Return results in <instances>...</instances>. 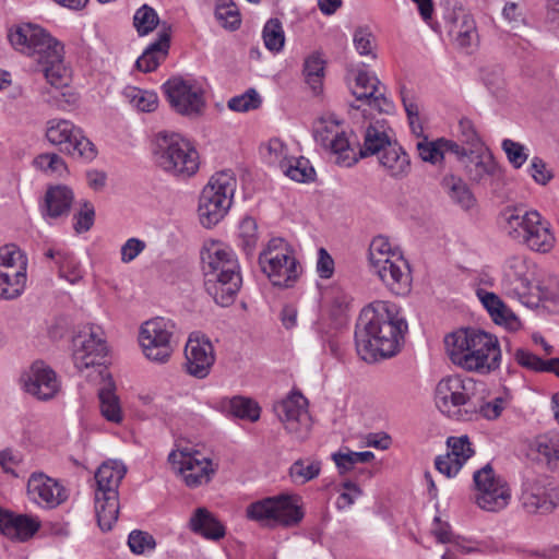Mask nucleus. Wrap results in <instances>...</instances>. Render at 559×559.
Here are the masks:
<instances>
[{"label":"nucleus","instance_id":"1","mask_svg":"<svg viewBox=\"0 0 559 559\" xmlns=\"http://www.w3.org/2000/svg\"><path fill=\"white\" fill-rule=\"evenodd\" d=\"M408 325L394 304L377 300L366 306L358 318L355 343L362 360L394 356L404 341Z\"/></svg>","mask_w":559,"mask_h":559},{"label":"nucleus","instance_id":"2","mask_svg":"<svg viewBox=\"0 0 559 559\" xmlns=\"http://www.w3.org/2000/svg\"><path fill=\"white\" fill-rule=\"evenodd\" d=\"M450 360L469 372L488 374L500 367L498 338L478 329H460L444 337Z\"/></svg>","mask_w":559,"mask_h":559},{"label":"nucleus","instance_id":"3","mask_svg":"<svg viewBox=\"0 0 559 559\" xmlns=\"http://www.w3.org/2000/svg\"><path fill=\"white\" fill-rule=\"evenodd\" d=\"M504 230L514 240L537 252H549L555 245V236L548 222L537 211L507 207L501 213Z\"/></svg>","mask_w":559,"mask_h":559},{"label":"nucleus","instance_id":"4","mask_svg":"<svg viewBox=\"0 0 559 559\" xmlns=\"http://www.w3.org/2000/svg\"><path fill=\"white\" fill-rule=\"evenodd\" d=\"M126 473V466L118 461L104 462L95 473V513L103 532L110 531L118 520V488Z\"/></svg>","mask_w":559,"mask_h":559},{"label":"nucleus","instance_id":"5","mask_svg":"<svg viewBox=\"0 0 559 559\" xmlns=\"http://www.w3.org/2000/svg\"><path fill=\"white\" fill-rule=\"evenodd\" d=\"M153 156L159 168L176 177H191L199 169L198 152L178 133L159 132Z\"/></svg>","mask_w":559,"mask_h":559},{"label":"nucleus","instance_id":"6","mask_svg":"<svg viewBox=\"0 0 559 559\" xmlns=\"http://www.w3.org/2000/svg\"><path fill=\"white\" fill-rule=\"evenodd\" d=\"M237 179L230 169L215 173L203 188L199 199V217L204 227L221 222L231 206Z\"/></svg>","mask_w":559,"mask_h":559},{"label":"nucleus","instance_id":"7","mask_svg":"<svg viewBox=\"0 0 559 559\" xmlns=\"http://www.w3.org/2000/svg\"><path fill=\"white\" fill-rule=\"evenodd\" d=\"M476 382L472 378L450 376L441 379L435 390V403L442 413L456 420L475 418Z\"/></svg>","mask_w":559,"mask_h":559},{"label":"nucleus","instance_id":"8","mask_svg":"<svg viewBox=\"0 0 559 559\" xmlns=\"http://www.w3.org/2000/svg\"><path fill=\"white\" fill-rule=\"evenodd\" d=\"M247 518L264 527H294L304 519L305 513L296 495H278L254 501L247 507Z\"/></svg>","mask_w":559,"mask_h":559},{"label":"nucleus","instance_id":"9","mask_svg":"<svg viewBox=\"0 0 559 559\" xmlns=\"http://www.w3.org/2000/svg\"><path fill=\"white\" fill-rule=\"evenodd\" d=\"M501 287L508 296L530 307L538 306L540 301L550 298L546 289L532 284L530 266L524 255H511L506 260Z\"/></svg>","mask_w":559,"mask_h":559},{"label":"nucleus","instance_id":"10","mask_svg":"<svg viewBox=\"0 0 559 559\" xmlns=\"http://www.w3.org/2000/svg\"><path fill=\"white\" fill-rule=\"evenodd\" d=\"M175 325L160 317L145 321L140 329L139 342L144 356L155 362H166L174 352Z\"/></svg>","mask_w":559,"mask_h":559},{"label":"nucleus","instance_id":"11","mask_svg":"<svg viewBox=\"0 0 559 559\" xmlns=\"http://www.w3.org/2000/svg\"><path fill=\"white\" fill-rule=\"evenodd\" d=\"M46 130L47 140L59 146L62 153L76 155L86 160L96 157L95 145L71 121L64 119H51Z\"/></svg>","mask_w":559,"mask_h":559},{"label":"nucleus","instance_id":"12","mask_svg":"<svg viewBox=\"0 0 559 559\" xmlns=\"http://www.w3.org/2000/svg\"><path fill=\"white\" fill-rule=\"evenodd\" d=\"M473 479L477 490L475 501L479 508L497 512L508 506L511 497L508 484L496 475L490 464L476 471Z\"/></svg>","mask_w":559,"mask_h":559},{"label":"nucleus","instance_id":"13","mask_svg":"<svg viewBox=\"0 0 559 559\" xmlns=\"http://www.w3.org/2000/svg\"><path fill=\"white\" fill-rule=\"evenodd\" d=\"M308 401L301 393H292L274 405V412L285 430L296 440L305 441L311 430Z\"/></svg>","mask_w":559,"mask_h":559},{"label":"nucleus","instance_id":"14","mask_svg":"<svg viewBox=\"0 0 559 559\" xmlns=\"http://www.w3.org/2000/svg\"><path fill=\"white\" fill-rule=\"evenodd\" d=\"M163 90L170 107L179 115L195 118L202 115L205 102L203 91L194 82L182 78H171Z\"/></svg>","mask_w":559,"mask_h":559},{"label":"nucleus","instance_id":"15","mask_svg":"<svg viewBox=\"0 0 559 559\" xmlns=\"http://www.w3.org/2000/svg\"><path fill=\"white\" fill-rule=\"evenodd\" d=\"M168 462L181 475L185 484L195 488L207 484L216 472L211 459L203 456L199 451H171Z\"/></svg>","mask_w":559,"mask_h":559},{"label":"nucleus","instance_id":"16","mask_svg":"<svg viewBox=\"0 0 559 559\" xmlns=\"http://www.w3.org/2000/svg\"><path fill=\"white\" fill-rule=\"evenodd\" d=\"M99 329L93 326L81 331L72 340L73 343V361L79 370L90 367L106 368V357L108 348L105 340L99 334Z\"/></svg>","mask_w":559,"mask_h":559},{"label":"nucleus","instance_id":"17","mask_svg":"<svg viewBox=\"0 0 559 559\" xmlns=\"http://www.w3.org/2000/svg\"><path fill=\"white\" fill-rule=\"evenodd\" d=\"M8 38L16 50L36 56V60L60 43L43 27L32 23H22L11 28Z\"/></svg>","mask_w":559,"mask_h":559},{"label":"nucleus","instance_id":"18","mask_svg":"<svg viewBox=\"0 0 559 559\" xmlns=\"http://www.w3.org/2000/svg\"><path fill=\"white\" fill-rule=\"evenodd\" d=\"M370 267L392 294L404 296L411 290V270L402 254L378 260Z\"/></svg>","mask_w":559,"mask_h":559},{"label":"nucleus","instance_id":"19","mask_svg":"<svg viewBox=\"0 0 559 559\" xmlns=\"http://www.w3.org/2000/svg\"><path fill=\"white\" fill-rule=\"evenodd\" d=\"M185 354L187 372L197 379L206 378L215 362L214 347L210 338L200 333H192L188 338Z\"/></svg>","mask_w":559,"mask_h":559},{"label":"nucleus","instance_id":"20","mask_svg":"<svg viewBox=\"0 0 559 559\" xmlns=\"http://www.w3.org/2000/svg\"><path fill=\"white\" fill-rule=\"evenodd\" d=\"M262 272L274 286L290 287L300 274V265L289 252H276V255H259Z\"/></svg>","mask_w":559,"mask_h":559},{"label":"nucleus","instance_id":"21","mask_svg":"<svg viewBox=\"0 0 559 559\" xmlns=\"http://www.w3.org/2000/svg\"><path fill=\"white\" fill-rule=\"evenodd\" d=\"M201 264L204 277L240 274V265L233 250L218 242L202 249Z\"/></svg>","mask_w":559,"mask_h":559},{"label":"nucleus","instance_id":"22","mask_svg":"<svg viewBox=\"0 0 559 559\" xmlns=\"http://www.w3.org/2000/svg\"><path fill=\"white\" fill-rule=\"evenodd\" d=\"M22 381L27 393L43 401L52 399L60 389L56 372L39 360L33 362Z\"/></svg>","mask_w":559,"mask_h":559},{"label":"nucleus","instance_id":"23","mask_svg":"<svg viewBox=\"0 0 559 559\" xmlns=\"http://www.w3.org/2000/svg\"><path fill=\"white\" fill-rule=\"evenodd\" d=\"M523 508L532 514H547L559 506V488L527 480L522 496Z\"/></svg>","mask_w":559,"mask_h":559},{"label":"nucleus","instance_id":"24","mask_svg":"<svg viewBox=\"0 0 559 559\" xmlns=\"http://www.w3.org/2000/svg\"><path fill=\"white\" fill-rule=\"evenodd\" d=\"M242 285L241 274L204 277V288L215 304L228 307L234 304Z\"/></svg>","mask_w":559,"mask_h":559},{"label":"nucleus","instance_id":"25","mask_svg":"<svg viewBox=\"0 0 559 559\" xmlns=\"http://www.w3.org/2000/svg\"><path fill=\"white\" fill-rule=\"evenodd\" d=\"M40 528V522L27 514H15L0 509V532L10 539L26 542Z\"/></svg>","mask_w":559,"mask_h":559},{"label":"nucleus","instance_id":"26","mask_svg":"<svg viewBox=\"0 0 559 559\" xmlns=\"http://www.w3.org/2000/svg\"><path fill=\"white\" fill-rule=\"evenodd\" d=\"M171 27L163 23L158 32V38L150 44L143 53L138 58L135 67L139 71L147 73L156 70V68L168 56L170 46Z\"/></svg>","mask_w":559,"mask_h":559},{"label":"nucleus","instance_id":"27","mask_svg":"<svg viewBox=\"0 0 559 559\" xmlns=\"http://www.w3.org/2000/svg\"><path fill=\"white\" fill-rule=\"evenodd\" d=\"M74 195L67 186L58 185L49 187L45 193L44 203L40 206L44 218L57 219L70 214Z\"/></svg>","mask_w":559,"mask_h":559},{"label":"nucleus","instance_id":"28","mask_svg":"<svg viewBox=\"0 0 559 559\" xmlns=\"http://www.w3.org/2000/svg\"><path fill=\"white\" fill-rule=\"evenodd\" d=\"M50 88L68 87L69 75L63 64V46L59 43L37 60Z\"/></svg>","mask_w":559,"mask_h":559},{"label":"nucleus","instance_id":"29","mask_svg":"<svg viewBox=\"0 0 559 559\" xmlns=\"http://www.w3.org/2000/svg\"><path fill=\"white\" fill-rule=\"evenodd\" d=\"M27 491L35 501L55 507L63 500V488L44 473H33L27 481Z\"/></svg>","mask_w":559,"mask_h":559},{"label":"nucleus","instance_id":"30","mask_svg":"<svg viewBox=\"0 0 559 559\" xmlns=\"http://www.w3.org/2000/svg\"><path fill=\"white\" fill-rule=\"evenodd\" d=\"M464 167L468 179L476 183L495 177L499 171L498 164L486 146L472 153L464 162Z\"/></svg>","mask_w":559,"mask_h":559},{"label":"nucleus","instance_id":"31","mask_svg":"<svg viewBox=\"0 0 559 559\" xmlns=\"http://www.w3.org/2000/svg\"><path fill=\"white\" fill-rule=\"evenodd\" d=\"M448 27L449 35L460 47H469L477 39L475 20L463 9L453 10Z\"/></svg>","mask_w":559,"mask_h":559},{"label":"nucleus","instance_id":"32","mask_svg":"<svg viewBox=\"0 0 559 559\" xmlns=\"http://www.w3.org/2000/svg\"><path fill=\"white\" fill-rule=\"evenodd\" d=\"M103 385L98 389V397L100 403L102 415L109 421L120 423L122 420V412L119 397L116 395V385L111 374L107 368L99 371Z\"/></svg>","mask_w":559,"mask_h":559},{"label":"nucleus","instance_id":"33","mask_svg":"<svg viewBox=\"0 0 559 559\" xmlns=\"http://www.w3.org/2000/svg\"><path fill=\"white\" fill-rule=\"evenodd\" d=\"M380 165L394 179H403L411 173V158L397 145H389L379 156Z\"/></svg>","mask_w":559,"mask_h":559},{"label":"nucleus","instance_id":"34","mask_svg":"<svg viewBox=\"0 0 559 559\" xmlns=\"http://www.w3.org/2000/svg\"><path fill=\"white\" fill-rule=\"evenodd\" d=\"M190 530L207 539L217 540L225 536L224 525L205 508H198L189 521Z\"/></svg>","mask_w":559,"mask_h":559},{"label":"nucleus","instance_id":"35","mask_svg":"<svg viewBox=\"0 0 559 559\" xmlns=\"http://www.w3.org/2000/svg\"><path fill=\"white\" fill-rule=\"evenodd\" d=\"M26 283V267L0 269V298L13 299L19 297Z\"/></svg>","mask_w":559,"mask_h":559},{"label":"nucleus","instance_id":"36","mask_svg":"<svg viewBox=\"0 0 559 559\" xmlns=\"http://www.w3.org/2000/svg\"><path fill=\"white\" fill-rule=\"evenodd\" d=\"M442 186L447 189L450 198L464 210H468L474 205L475 198L461 178L453 175L445 176L442 180Z\"/></svg>","mask_w":559,"mask_h":559},{"label":"nucleus","instance_id":"37","mask_svg":"<svg viewBox=\"0 0 559 559\" xmlns=\"http://www.w3.org/2000/svg\"><path fill=\"white\" fill-rule=\"evenodd\" d=\"M538 459L551 472H559V437L540 436L536 440Z\"/></svg>","mask_w":559,"mask_h":559},{"label":"nucleus","instance_id":"38","mask_svg":"<svg viewBox=\"0 0 559 559\" xmlns=\"http://www.w3.org/2000/svg\"><path fill=\"white\" fill-rule=\"evenodd\" d=\"M389 145H392L388 134L378 127L370 124L365 131L364 147L360 148V156L367 157L381 154Z\"/></svg>","mask_w":559,"mask_h":559},{"label":"nucleus","instance_id":"39","mask_svg":"<svg viewBox=\"0 0 559 559\" xmlns=\"http://www.w3.org/2000/svg\"><path fill=\"white\" fill-rule=\"evenodd\" d=\"M324 60L317 53L306 58L304 63V75L306 83L311 87L314 94L322 90V80L324 76Z\"/></svg>","mask_w":559,"mask_h":559},{"label":"nucleus","instance_id":"40","mask_svg":"<svg viewBox=\"0 0 559 559\" xmlns=\"http://www.w3.org/2000/svg\"><path fill=\"white\" fill-rule=\"evenodd\" d=\"M321 462L308 459H298L289 467V476L293 483L304 485L320 475Z\"/></svg>","mask_w":559,"mask_h":559},{"label":"nucleus","instance_id":"41","mask_svg":"<svg viewBox=\"0 0 559 559\" xmlns=\"http://www.w3.org/2000/svg\"><path fill=\"white\" fill-rule=\"evenodd\" d=\"M283 173L297 182H307L313 179L316 171L309 166V160L300 157L289 160H281Z\"/></svg>","mask_w":559,"mask_h":559},{"label":"nucleus","instance_id":"42","mask_svg":"<svg viewBox=\"0 0 559 559\" xmlns=\"http://www.w3.org/2000/svg\"><path fill=\"white\" fill-rule=\"evenodd\" d=\"M41 96L45 103L59 110H69L78 102V95L68 87L47 88Z\"/></svg>","mask_w":559,"mask_h":559},{"label":"nucleus","instance_id":"43","mask_svg":"<svg viewBox=\"0 0 559 559\" xmlns=\"http://www.w3.org/2000/svg\"><path fill=\"white\" fill-rule=\"evenodd\" d=\"M350 75L355 82V84L350 86L352 93L357 100L365 104L370 97H359V94H362L364 92L368 94V92L372 91V87L378 90L381 86L379 79L366 70L353 71L350 72Z\"/></svg>","mask_w":559,"mask_h":559},{"label":"nucleus","instance_id":"44","mask_svg":"<svg viewBox=\"0 0 559 559\" xmlns=\"http://www.w3.org/2000/svg\"><path fill=\"white\" fill-rule=\"evenodd\" d=\"M260 406L243 396H234L229 401V412L238 418L257 421L260 418Z\"/></svg>","mask_w":559,"mask_h":559},{"label":"nucleus","instance_id":"45","mask_svg":"<svg viewBox=\"0 0 559 559\" xmlns=\"http://www.w3.org/2000/svg\"><path fill=\"white\" fill-rule=\"evenodd\" d=\"M263 40L265 47L278 52L283 49L285 44V35L282 23L278 19H270L263 27Z\"/></svg>","mask_w":559,"mask_h":559},{"label":"nucleus","instance_id":"46","mask_svg":"<svg viewBox=\"0 0 559 559\" xmlns=\"http://www.w3.org/2000/svg\"><path fill=\"white\" fill-rule=\"evenodd\" d=\"M158 24L159 19L156 11L147 4L138 9L133 16V25L140 36H144L153 32Z\"/></svg>","mask_w":559,"mask_h":559},{"label":"nucleus","instance_id":"47","mask_svg":"<svg viewBox=\"0 0 559 559\" xmlns=\"http://www.w3.org/2000/svg\"><path fill=\"white\" fill-rule=\"evenodd\" d=\"M459 140L468 148L469 153L485 147L472 121L467 118H463L459 122Z\"/></svg>","mask_w":559,"mask_h":559},{"label":"nucleus","instance_id":"48","mask_svg":"<svg viewBox=\"0 0 559 559\" xmlns=\"http://www.w3.org/2000/svg\"><path fill=\"white\" fill-rule=\"evenodd\" d=\"M59 275L71 284L78 283L82 280V270L71 253H60L57 261Z\"/></svg>","mask_w":559,"mask_h":559},{"label":"nucleus","instance_id":"49","mask_svg":"<svg viewBox=\"0 0 559 559\" xmlns=\"http://www.w3.org/2000/svg\"><path fill=\"white\" fill-rule=\"evenodd\" d=\"M261 98L254 88H249L242 95L231 97L228 100V108L237 112H246L259 108Z\"/></svg>","mask_w":559,"mask_h":559},{"label":"nucleus","instance_id":"50","mask_svg":"<svg viewBox=\"0 0 559 559\" xmlns=\"http://www.w3.org/2000/svg\"><path fill=\"white\" fill-rule=\"evenodd\" d=\"M128 545L133 554L142 555L152 551L156 547V540L152 534L141 530H133L128 537Z\"/></svg>","mask_w":559,"mask_h":559},{"label":"nucleus","instance_id":"51","mask_svg":"<svg viewBox=\"0 0 559 559\" xmlns=\"http://www.w3.org/2000/svg\"><path fill=\"white\" fill-rule=\"evenodd\" d=\"M258 225L254 218L252 217H245L239 225V238H240V246L242 249L247 252V254H250L252 250L255 248L258 242Z\"/></svg>","mask_w":559,"mask_h":559},{"label":"nucleus","instance_id":"52","mask_svg":"<svg viewBox=\"0 0 559 559\" xmlns=\"http://www.w3.org/2000/svg\"><path fill=\"white\" fill-rule=\"evenodd\" d=\"M26 266V257L15 245H7L0 249V269H22Z\"/></svg>","mask_w":559,"mask_h":559},{"label":"nucleus","instance_id":"53","mask_svg":"<svg viewBox=\"0 0 559 559\" xmlns=\"http://www.w3.org/2000/svg\"><path fill=\"white\" fill-rule=\"evenodd\" d=\"M33 165L46 174L61 175L67 170L64 160L55 153H44L35 157Z\"/></svg>","mask_w":559,"mask_h":559},{"label":"nucleus","instance_id":"54","mask_svg":"<svg viewBox=\"0 0 559 559\" xmlns=\"http://www.w3.org/2000/svg\"><path fill=\"white\" fill-rule=\"evenodd\" d=\"M475 403V418L479 416L486 419H496L500 416L503 409V400L501 397L495 399L492 402H485L481 396L474 395Z\"/></svg>","mask_w":559,"mask_h":559},{"label":"nucleus","instance_id":"55","mask_svg":"<svg viewBox=\"0 0 559 559\" xmlns=\"http://www.w3.org/2000/svg\"><path fill=\"white\" fill-rule=\"evenodd\" d=\"M332 153L336 154L338 157L337 163L352 166L357 162L355 157H349L348 152L350 151V144L348 139L345 135V132H335L333 136L332 143L328 147Z\"/></svg>","mask_w":559,"mask_h":559},{"label":"nucleus","instance_id":"56","mask_svg":"<svg viewBox=\"0 0 559 559\" xmlns=\"http://www.w3.org/2000/svg\"><path fill=\"white\" fill-rule=\"evenodd\" d=\"M447 445L450 449L448 453L457 459L461 464H464L474 454L467 436L449 437Z\"/></svg>","mask_w":559,"mask_h":559},{"label":"nucleus","instance_id":"57","mask_svg":"<svg viewBox=\"0 0 559 559\" xmlns=\"http://www.w3.org/2000/svg\"><path fill=\"white\" fill-rule=\"evenodd\" d=\"M73 219V228L78 234L88 231L94 225L95 221L94 205L90 201L82 202L81 207L74 214Z\"/></svg>","mask_w":559,"mask_h":559},{"label":"nucleus","instance_id":"58","mask_svg":"<svg viewBox=\"0 0 559 559\" xmlns=\"http://www.w3.org/2000/svg\"><path fill=\"white\" fill-rule=\"evenodd\" d=\"M441 140L437 139L435 141H428L425 138L424 141L417 143V151L420 158L432 165H436L443 160Z\"/></svg>","mask_w":559,"mask_h":559},{"label":"nucleus","instance_id":"59","mask_svg":"<svg viewBox=\"0 0 559 559\" xmlns=\"http://www.w3.org/2000/svg\"><path fill=\"white\" fill-rule=\"evenodd\" d=\"M128 96L130 97L133 106L144 112L154 111L158 104L157 95L155 93L140 88L130 90Z\"/></svg>","mask_w":559,"mask_h":559},{"label":"nucleus","instance_id":"60","mask_svg":"<svg viewBox=\"0 0 559 559\" xmlns=\"http://www.w3.org/2000/svg\"><path fill=\"white\" fill-rule=\"evenodd\" d=\"M401 254L393 250L388 238L383 236H377L372 239L369 246V262L370 265L376 264V261L385 260V258H392L393 255Z\"/></svg>","mask_w":559,"mask_h":559},{"label":"nucleus","instance_id":"61","mask_svg":"<svg viewBox=\"0 0 559 559\" xmlns=\"http://www.w3.org/2000/svg\"><path fill=\"white\" fill-rule=\"evenodd\" d=\"M501 146L508 157V160L514 168L522 167L528 158V155L525 153V146L519 142L504 139Z\"/></svg>","mask_w":559,"mask_h":559},{"label":"nucleus","instance_id":"62","mask_svg":"<svg viewBox=\"0 0 559 559\" xmlns=\"http://www.w3.org/2000/svg\"><path fill=\"white\" fill-rule=\"evenodd\" d=\"M514 359L520 366L533 371L543 372L546 369H549L547 367L548 360H543L537 355L524 348H518L515 350Z\"/></svg>","mask_w":559,"mask_h":559},{"label":"nucleus","instance_id":"63","mask_svg":"<svg viewBox=\"0 0 559 559\" xmlns=\"http://www.w3.org/2000/svg\"><path fill=\"white\" fill-rule=\"evenodd\" d=\"M354 45L360 55H372L374 37L368 27H358L355 31Z\"/></svg>","mask_w":559,"mask_h":559},{"label":"nucleus","instance_id":"64","mask_svg":"<svg viewBox=\"0 0 559 559\" xmlns=\"http://www.w3.org/2000/svg\"><path fill=\"white\" fill-rule=\"evenodd\" d=\"M215 16L223 22L225 28L231 31L237 29L241 23L240 15L234 5H218L215 10Z\"/></svg>","mask_w":559,"mask_h":559}]
</instances>
